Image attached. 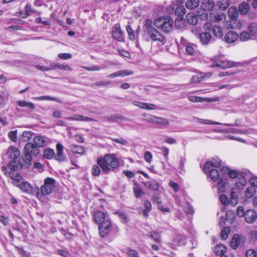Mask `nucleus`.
Wrapping results in <instances>:
<instances>
[{"label": "nucleus", "instance_id": "4d7b16f0", "mask_svg": "<svg viewBox=\"0 0 257 257\" xmlns=\"http://www.w3.org/2000/svg\"><path fill=\"white\" fill-rule=\"evenodd\" d=\"M229 229L228 227H224L220 232V237L222 239H226L229 234Z\"/></svg>", "mask_w": 257, "mask_h": 257}, {"label": "nucleus", "instance_id": "4be33fe9", "mask_svg": "<svg viewBox=\"0 0 257 257\" xmlns=\"http://www.w3.org/2000/svg\"><path fill=\"white\" fill-rule=\"evenodd\" d=\"M250 6L248 3L246 2H242L238 6V11L241 15H246L250 10Z\"/></svg>", "mask_w": 257, "mask_h": 257}, {"label": "nucleus", "instance_id": "79ce46f5", "mask_svg": "<svg viewBox=\"0 0 257 257\" xmlns=\"http://www.w3.org/2000/svg\"><path fill=\"white\" fill-rule=\"evenodd\" d=\"M154 123L163 126H167L169 124V121L166 118L156 116Z\"/></svg>", "mask_w": 257, "mask_h": 257}, {"label": "nucleus", "instance_id": "37998d69", "mask_svg": "<svg viewBox=\"0 0 257 257\" xmlns=\"http://www.w3.org/2000/svg\"><path fill=\"white\" fill-rule=\"evenodd\" d=\"M133 191L135 193V197L137 198H140L145 194V193L139 187L138 183L135 184V186L133 188Z\"/></svg>", "mask_w": 257, "mask_h": 257}, {"label": "nucleus", "instance_id": "4468645a", "mask_svg": "<svg viewBox=\"0 0 257 257\" xmlns=\"http://www.w3.org/2000/svg\"><path fill=\"white\" fill-rule=\"evenodd\" d=\"M56 150L55 159L59 162L65 161L66 160V157L63 152V147L61 144L58 143L56 145Z\"/></svg>", "mask_w": 257, "mask_h": 257}, {"label": "nucleus", "instance_id": "052dcab7", "mask_svg": "<svg viewBox=\"0 0 257 257\" xmlns=\"http://www.w3.org/2000/svg\"><path fill=\"white\" fill-rule=\"evenodd\" d=\"M144 116L145 117L144 119L146 121L154 123L155 118H156V116H154V115H152L150 114H144Z\"/></svg>", "mask_w": 257, "mask_h": 257}, {"label": "nucleus", "instance_id": "2eb2a0df", "mask_svg": "<svg viewBox=\"0 0 257 257\" xmlns=\"http://www.w3.org/2000/svg\"><path fill=\"white\" fill-rule=\"evenodd\" d=\"M32 158L30 156L25 154L22 159L19 162V164L21 168H28L32 164Z\"/></svg>", "mask_w": 257, "mask_h": 257}, {"label": "nucleus", "instance_id": "0eeeda50", "mask_svg": "<svg viewBox=\"0 0 257 257\" xmlns=\"http://www.w3.org/2000/svg\"><path fill=\"white\" fill-rule=\"evenodd\" d=\"M93 217L94 222L98 225L102 224L103 222L110 220L108 214L100 211H95L93 213Z\"/></svg>", "mask_w": 257, "mask_h": 257}, {"label": "nucleus", "instance_id": "bb28decb", "mask_svg": "<svg viewBox=\"0 0 257 257\" xmlns=\"http://www.w3.org/2000/svg\"><path fill=\"white\" fill-rule=\"evenodd\" d=\"M211 35L209 33H202L199 35L200 42L203 45H207L211 39Z\"/></svg>", "mask_w": 257, "mask_h": 257}, {"label": "nucleus", "instance_id": "39448f33", "mask_svg": "<svg viewBox=\"0 0 257 257\" xmlns=\"http://www.w3.org/2000/svg\"><path fill=\"white\" fill-rule=\"evenodd\" d=\"M236 214L239 217H244L245 221L249 224L253 223L257 219V213L253 209H247L244 211L241 206L237 207Z\"/></svg>", "mask_w": 257, "mask_h": 257}, {"label": "nucleus", "instance_id": "6e6d98bb", "mask_svg": "<svg viewBox=\"0 0 257 257\" xmlns=\"http://www.w3.org/2000/svg\"><path fill=\"white\" fill-rule=\"evenodd\" d=\"M185 47V50L187 53L188 54L192 55L195 52V50L194 48V45L192 44H186Z\"/></svg>", "mask_w": 257, "mask_h": 257}, {"label": "nucleus", "instance_id": "473e14b6", "mask_svg": "<svg viewBox=\"0 0 257 257\" xmlns=\"http://www.w3.org/2000/svg\"><path fill=\"white\" fill-rule=\"evenodd\" d=\"M247 183V179L244 176H240L237 178L236 181V187L239 189H242Z\"/></svg>", "mask_w": 257, "mask_h": 257}, {"label": "nucleus", "instance_id": "f8f14e48", "mask_svg": "<svg viewBox=\"0 0 257 257\" xmlns=\"http://www.w3.org/2000/svg\"><path fill=\"white\" fill-rule=\"evenodd\" d=\"M188 99L192 102H203L204 101L206 102H212L217 101L218 100V98L215 97L214 98H207V97H201L198 96H196L194 95H189L188 96Z\"/></svg>", "mask_w": 257, "mask_h": 257}, {"label": "nucleus", "instance_id": "338daca9", "mask_svg": "<svg viewBox=\"0 0 257 257\" xmlns=\"http://www.w3.org/2000/svg\"><path fill=\"white\" fill-rule=\"evenodd\" d=\"M184 211L187 214H192L194 213V209L189 204H187L184 208Z\"/></svg>", "mask_w": 257, "mask_h": 257}, {"label": "nucleus", "instance_id": "f257e3e1", "mask_svg": "<svg viewBox=\"0 0 257 257\" xmlns=\"http://www.w3.org/2000/svg\"><path fill=\"white\" fill-rule=\"evenodd\" d=\"M97 164L100 166L103 172L108 173L118 167V159L114 154H106L103 158L97 159Z\"/></svg>", "mask_w": 257, "mask_h": 257}, {"label": "nucleus", "instance_id": "412c9836", "mask_svg": "<svg viewBox=\"0 0 257 257\" xmlns=\"http://www.w3.org/2000/svg\"><path fill=\"white\" fill-rule=\"evenodd\" d=\"M50 68L51 70L60 69L63 70L71 71V68L68 65L61 64L59 63H56L54 62L51 63L50 64Z\"/></svg>", "mask_w": 257, "mask_h": 257}, {"label": "nucleus", "instance_id": "f03ea898", "mask_svg": "<svg viewBox=\"0 0 257 257\" xmlns=\"http://www.w3.org/2000/svg\"><path fill=\"white\" fill-rule=\"evenodd\" d=\"M203 170L205 173L209 174L212 180L217 181L218 191L219 192H223L224 191V187L226 182V179L219 174L218 170L210 168V164L209 163H205Z\"/></svg>", "mask_w": 257, "mask_h": 257}, {"label": "nucleus", "instance_id": "a18cd8bd", "mask_svg": "<svg viewBox=\"0 0 257 257\" xmlns=\"http://www.w3.org/2000/svg\"><path fill=\"white\" fill-rule=\"evenodd\" d=\"M111 83L110 81H98L92 84V87H106Z\"/></svg>", "mask_w": 257, "mask_h": 257}, {"label": "nucleus", "instance_id": "9b49d317", "mask_svg": "<svg viewBox=\"0 0 257 257\" xmlns=\"http://www.w3.org/2000/svg\"><path fill=\"white\" fill-rule=\"evenodd\" d=\"M157 28L149 32L148 35L153 41H159L162 43V44L165 43V37L159 31Z\"/></svg>", "mask_w": 257, "mask_h": 257}, {"label": "nucleus", "instance_id": "ddd939ff", "mask_svg": "<svg viewBox=\"0 0 257 257\" xmlns=\"http://www.w3.org/2000/svg\"><path fill=\"white\" fill-rule=\"evenodd\" d=\"M112 36L113 38L117 41H122L123 40V33L118 24H116L112 28Z\"/></svg>", "mask_w": 257, "mask_h": 257}, {"label": "nucleus", "instance_id": "69168bd1", "mask_svg": "<svg viewBox=\"0 0 257 257\" xmlns=\"http://www.w3.org/2000/svg\"><path fill=\"white\" fill-rule=\"evenodd\" d=\"M246 257H257L256 251L253 249H249L245 252Z\"/></svg>", "mask_w": 257, "mask_h": 257}, {"label": "nucleus", "instance_id": "1a4fd4ad", "mask_svg": "<svg viewBox=\"0 0 257 257\" xmlns=\"http://www.w3.org/2000/svg\"><path fill=\"white\" fill-rule=\"evenodd\" d=\"M98 225L99 234L102 237L106 236L109 233L112 226L110 220L106 221Z\"/></svg>", "mask_w": 257, "mask_h": 257}, {"label": "nucleus", "instance_id": "aec40b11", "mask_svg": "<svg viewBox=\"0 0 257 257\" xmlns=\"http://www.w3.org/2000/svg\"><path fill=\"white\" fill-rule=\"evenodd\" d=\"M35 145L38 147H43L47 145L48 142L46 138L44 137L37 136L33 139Z\"/></svg>", "mask_w": 257, "mask_h": 257}, {"label": "nucleus", "instance_id": "49530a36", "mask_svg": "<svg viewBox=\"0 0 257 257\" xmlns=\"http://www.w3.org/2000/svg\"><path fill=\"white\" fill-rule=\"evenodd\" d=\"M255 194V189L252 187H248L245 191V196L248 198H252Z\"/></svg>", "mask_w": 257, "mask_h": 257}, {"label": "nucleus", "instance_id": "13d9d810", "mask_svg": "<svg viewBox=\"0 0 257 257\" xmlns=\"http://www.w3.org/2000/svg\"><path fill=\"white\" fill-rule=\"evenodd\" d=\"M82 68L89 71H98L100 70L102 68H103L104 67L101 68L99 65H93L91 67L83 66Z\"/></svg>", "mask_w": 257, "mask_h": 257}, {"label": "nucleus", "instance_id": "7c9ffc66", "mask_svg": "<svg viewBox=\"0 0 257 257\" xmlns=\"http://www.w3.org/2000/svg\"><path fill=\"white\" fill-rule=\"evenodd\" d=\"M25 13L24 16L22 17L23 18H26L28 16H30L32 13H37L38 15H40V13L37 12L35 10L32 8L31 5L28 4L25 8Z\"/></svg>", "mask_w": 257, "mask_h": 257}, {"label": "nucleus", "instance_id": "c85d7f7f", "mask_svg": "<svg viewBox=\"0 0 257 257\" xmlns=\"http://www.w3.org/2000/svg\"><path fill=\"white\" fill-rule=\"evenodd\" d=\"M240 243V238L238 234L234 235L232 237L230 244V246L233 249H236Z\"/></svg>", "mask_w": 257, "mask_h": 257}, {"label": "nucleus", "instance_id": "4c0bfd02", "mask_svg": "<svg viewBox=\"0 0 257 257\" xmlns=\"http://www.w3.org/2000/svg\"><path fill=\"white\" fill-rule=\"evenodd\" d=\"M229 0H219L217 3V6L220 10H225L230 6Z\"/></svg>", "mask_w": 257, "mask_h": 257}, {"label": "nucleus", "instance_id": "864d4df0", "mask_svg": "<svg viewBox=\"0 0 257 257\" xmlns=\"http://www.w3.org/2000/svg\"><path fill=\"white\" fill-rule=\"evenodd\" d=\"M100 167L99 165H94L91 169V173L93 176H98L101 173Z\"/></svg>", "mask_w": 257, "mask_h": 257}, {"label": "nucleus", "instance_id": "de8ad7c7", "mask_svg": "<svg viewBox=\"0 0 257 257\" xmlns=\"http://www.w3.org/2000/svg\"><path fill=\"white\" fill-rule=\"evenodd\" d=\"M212 32L216 37L220 38L222 36L221 29L218 26L215 25L212 27Z\"/></svg>", "mask_w": 257, "mask_h": 257}, {"label": "nucleus", "instance_id": "c756f323", "mask_svg": "<svg viewBox=\"0 0 257 257\" xmlns=\"http://www.w3.org/2000/svg\"><path fill=\"white\" fill-rule=\"evenodd\" d=\"M144 31L148 34L149 32H151L153 30L156 29L152 25V21L149 19H147L145 20L144 25L143 26Z\"/></svg>", "mask_w": 257, "mask_h": 257}, {"label": "nucleus", "instance_id": "680f3d73", "mask_svg": "<svg viewBox=\"0 0 257 257\" xmlns=\"http://www.w3.org/2000/svg\"><path fill=\"white\" fill-rule=\"evenodd\" d=\"M151 237L157 243L161 242V236L159 233L156 232L151 233Z\"/></svg>", "mask_w": 257, "mask_h": 257}, {"label": "nucleus", "instance_id": "a19ab883", "mask_svg": "<svg viewBox=\"0 0 257 257\" xmlns=\"http://www.w3.org/2000/svg\"><path fill=\"white\" fill-rule=\"evenodd\" d=\"M106 118L109 121H111L112 122H119V120H127L126 118L123 117L121 115H120V114L108 116L106 117Z\"/></svg>", "mask_w": 257, "mask_h": 257}, {"label": "nucleus", "instance_id": "20e7f679", "mask_svg": "<svg viewBox=\"0 0 257 257\" xmlns=\"http://www.w3.org/2000/svg\"><path fill=\"white\" fill-rule=\"evenodd\" d=\"M56 185L55 179L52 178L47 177L44 180V184L40 189L38 188L36 196L38 198L42 196L50 194L53 191Z\"/></svg>", "mask_w": 257, "mask_h": 257}, {"label": "nucleus", "instance_id": "bf43d9fd", "mask_svg": "<svg viewBox=\"0 0 257 257\" xmlns=\"http://www.w3.org/2000/svg\"><path fill=\"white\" fill-rule=\"evenodd\" d=\"M22 137L25 142H28L31 139L33 135L31 132L25 131L23 133Z\"/></svg>", "mask_w": 257, "mask_h": 257}, {"label": "nucleus", "instance_id": "5fc2aeb1", "mask_svg": "<svg viewBox=\"0 0 257 257\" xmlns=\"http://www.w3.org/2000/svg\"><path fill=\"white\" fill-rule=\"evenodd\" d=\"M125 252L130 257H140L138 252L131 248H127Z\"/></svg>", "mask_w": 257, "mask_h": 257}, {"label": "nucleus", "instance_id": "3c124183", "mask_svg": "<svg viewBox=\"0 0 257 257\" xmlns=\"http://www.w3.org/2000/svg\"><path fill=\"white\" fill-rule=\"evenodd\" d=\"M140 108L147 110H155L157 108V107L152 103L143 102L142 105L140 106Z\"/></svg>", "mask_w": 257, "mask_h": 257}, {"label": "nucleus", "instance_id": "e2e57ef3", "mask_svg": "<svg viewBox=\"0 0 257 257\" xmlns=\"http://www.w3.org/2000/svg\"><path fill=\"white\" fill-rule=\"evenodd\" d=\"M202 79V77L199 74H195L192 76L191 79V82L192 83H196L200 82Z\"/></svg>", "mask_w": 257, "mask_h": 257}, {"label": "nucleus", "instance_id": "7ed1b4c3", "mask_svg": "<svg viewBox=\"0 0 257 257\" xmlns=\"http://www.w3.org/2000/svg\"><path fill=\"white\" fill-rule=\"evenodd\" d=\"M154 26L159 31L167 33L171 32L174 27V21L169 16L161 17L155 19Z\"/></svg>", "mask_w": 257, "mask_h": 257}, {"label": "nucleus", "instance_id": "c03bdc74", "mask_svg": "<svg viewBox=\"0 0 257 257\" xmlns=\"http://www.w3.org/2000/svg\"><path fill=\"white\" fill-rule=\"evenodd\" d=\"M239 39L241 41H246L252 38L249 32L243 31L239 35Z\"/></svg>", "mask_w": 257, "mask_h": 257}, {"label": "nucleus", "instance_id": "b1692460", "mask_svg": "<svg viewBox=\"0 0 257 257\" xmlns=\"http://www.w3.org/2000/svg\"><path fill=\"white\" fill-rule=\"evenodd\" d=\"M226 251V248L225 245L223 244H218L214 249V252L216 255L221 256L222 255H225L224 253Z\"/></svg>", "mask_w": 257, "mask_h": 257}, {"label": "nucleus", "instance_id": "a878e982", "mask_svg": "<svg viewBox=\"0 0 257 257\" xmlns=\"http://www.w3.org/2000/svg\"><path fill=\"white\" fill-rule=\"evenodd\" d=\"M199 4V0H187L185 2V7L189 10H193L197 8Z\"/></svg>", "mask_w": 257, "mask_h": 257}, {"label": "nucleus", "instance_id": "6ab92c4d", "mask_svg": "<svg viewBox=\"0 0 257 257\" xmlns=\"http://www.w3.org/2000/svg\"><path fill=\"white\" fill-rule=\"evenodd\" d=\"M66 118L69 120H77L82 121H96V120L92 118L80 115H74L73 116L67 117Z\"/></svg>", "mask_w": 257, "mask_h": 257}, {"label": "nucleus", "instance_id": "0e129e2a", "mask_svg": "<svg viewBox=\"0 0 257 257\" xmlns=\"http://www.w3.org/2000/svg\"><path fill=\"white\" fill-rule=\"evenodd\" d=\"M126 29L128 35V37L130 40H134L135 39V35L134 31L130 26H126Z\"/></svg>", "mask_w": 257, "mask_h": 257}, {"label": "nucleus", "instance_id": "a211bd4d", "mask_svg": "<svg viewBox=\"0 0 257 257\" xmlns=\"http://www.w3.org/2000/svg\"><path fill=\"white\" fill-rule=\"evenodd\" d=\"M238 38V34L233 31L228 32L224 36V40L227 43H232Z\"/></svg>", "mask_w": 257, "mask_h": 257}, {"label": "nucleus", "instance_id": "393cba45", "mask_svg": "<svg viewBox=\"0 0 257 257\" xmlns=\"http://www.w3.org/2000/svg\"><path fill=\"white\" fill-rule=\"evenodd\" d=\"M210 17L213 22H218L225 18V15L223 13H210Z\"/></svg>", "mask_w": 257, "mask_h": 257}, {"label": "nucleus", "instance_id": "e433bc0d", "mask_svg": "<svg viewBox=\"0 0 257 257\" xmlns=\"http://www.w3.org/2000/svg\"><path fill=\"white\" fill-rule=\"evenodd\" d=\"M248 30L252 37H257V23H250L248 26Z\"/></svg>", "mask_w": 257, "mask_h": 257}, {"label": "nucleus", "instance_id": "9d476101", "mask_svg": "<svg viewBox=\"0 0 257 257\" xmlns=\"http://www.w3.org/2000/svg\"><path fill=\"white\" fill-rule=\"evenodd\" d=\"M239 65L240 63L238 62H234L231 61L224 60L219 61L214 64H213L212 66L220 67L222 69H226L236 67Z\"/></svg>", "mask_w": 257, "mask_h": 257}, {"label": "nucleus", "instance_id": "423d86ee", "mask_svg": "<svg viewBox=\"0 0 257 257\" xmlns=\"http://www.w3.org/2000/svg\"><path fill=\"white\" fill-rule=\"evenodd\" d=\"M15 162H11L8 165V168L11 170L9 171L8 176L13 180L12 183L16 186H18L22 181V177L16 171L14 167Z\"/></svg>", "mask_w": 257, "mask_h": 257}, {"label": "nucleus", "instance_id": "774afa93", "mask_svg": "<svg viewBox=\"0 0 257 257\" xmlns=\"http://www.w3.org/2000/svg\"><path fill=\"white\" fill-rule=\"evenodd\" d=\"M58 254L63 257H69L70 256V252L65 249H58L57 251Z\"/></svg>", "mask_w": 257, "mask_h": 257}, {"label": "nucleus", "instance_id": "ea45409f", "mask_svg": "<svg viewBox=\"0 0 257 257\" xmlns=\"http://www.w3.org/2000/svg\"><path fill=\"white\" fill-rule=\"evenodd\" d=\"M17 104L21 107H26L31 109H34L35 107L34 103L25 100H19L17 101Z\"/></svg>", "mask_w": 257, "mask_h": 257}, {"label": "nucleus", "instance_id": "dca6fc26", "mask_svg": "<svg viewBox=\"0 0 257 257\" xmlns=\"http://www.w3.org/2000/svg\"><path fill=\"white\" fill-rule=\"evenodd\" d=\"M7 155L13 160L18 159L20 156V151L15 147H11L8 149Z\"/></svg>", "mask_w": 257, "mask_h": 257}, {"label": "nucleus", "instance_id": "8fccbe9b", "mask_svg": "<svg viewBox=\"0 0 257 257\" xmlns=\"http://www.w3.org/2000/svg\"><path fill=\"white\" fill-rule=\"evenodd\" d=\"M186 13L185 8L183 6H178L176 10L175 13L178 16H182Z\"/></svg>", "mask_w": 257, "mask_h": 257}, {"label": "nucleus", "instance_id": "6e6552de", "mask_svg": "<svg viewBox=\"0 0 257 257\" xmlns=\"http://www.w3.org/2000/svg\"><path fill=\"white\" fill-rule=\"evenodd\" d=\"M25 154L27 155L32 156H36L40 153L39 148L31 143H27L24 147Z\"/></svg>", "mask_w": 257, "mask_h": 257}, {"label": "nucleus", "instance_id": "09e8293b", "mask_svg": "<svg viewBox=\"0 0 257 257\" xmlns=\"http://www.w3.org/2000/svg\"><path fill=\"white\" fill-rule=\"evenodd\" d=\"M54 156V151L51 149H46L43 151V156L44 158L50 159Z\"/></svg>", "mask_w": 257, "mask_h": 257}, {"label": "nucleus", "instance_id": "cd10ccee", "mask_svg": "<svg viewBox=\"0 0 257 257\" xmlns=\"http://www.w3.org/2000/svg\"><path fill=\"white\" fill-rule=\"evenodd\" d=\"M144 206L145 209L143 210L142 214L145 218H147L149 213L152 209V204L149 201L145 200L144 202Z\"/></svg>", "mask_w": 257, "mask_h": 257}, {"label": "nucleus", "instance_id": "72a5a7b5", "mask_svg": "<svg viewBox=\"0 0 257 257\" xmlns=\"http://www.w3.org/2000/svg\"><path fill=\"white\" fill-rule=\"evenodd\" d=\"M144 185L147 188L153 190H157L159 187V184L155 181L145 182L143 183Z\"/></svg>", "mask_w": 257, "mask_h": 257}, {"label": "nucleus", "instance_id": "c9c22d12", "mask_svg": "<svg viewBox=\"0 0 257 257\" xmlns=\"http://www.w3.org/2000/svg\"><path fill=\"white\" fill-rule=\"evenodd\" d=\"M22 191L26 192H30L32 190V187L31 185L27 182L23 181L18 186Z\"/></svg>", "mask_w": 257, "mask_h": 257}, {"label": "nucleus", "instance_id": "58836bf2", "mask_svg": "<svg viewBox=\"0 0 257 257\" xmlns=\"http://www.w3.org/2000/svg\"><path fill=\"white\" fill-rule=\"evenodd\" d=\"M35 100H51V101H55L59 103H62V101L60 99L56 98L50 96H42L39 97H34L33 98Z\"/></svg>", "mask_w": 257, "mask_h": 257}, {"label": "nucleus", "instance_id": "5701e85b", "mask_svg": "<svg viewBox=\"0 0 257 257\" xmlns=\"http://www.w3.org/2000/svg\"><path fill=\"white\" fill-rule=\"evenodd\" d=\"M187 22L191 25L195 26L198 23V17L193 13H189L186 16Z\"/></svg>", "mask_w": 257, "mask_h": 257}, {"label": "nucleus", "instance_id": "603ef678", "mask_svg": "<svg viewBox=\"0 0 257 257\" xmlns=\"http://www.w3.org/2000/svg\"><path fill=\"white\" fill-rule=\"evenodd\" d=\"M210 164V168L214 167H218L221 166V162L219 158H213L210 162H207Z\"/></svg>", "mask_w": 257, "mask_h": 257}, {"label": "nucleus", "instance_id": "2f4dec72", "mask_svg": "<svg viewBox=\"0 0 257 257\" xmlns=\"http://www.w3.org/2000/svg\"><path fill=\"white\" fill-rule=\"evenodd\" d=\"M238 10L235 7H231L228 10V16L232 20H236L238 17Z\"/></svg>", "mask_w": 257, "mask_h": 257}, {"label": "nucleus", "instance_id": "f3484780", "mask_svg": "<svg viewBox=\"0 0 257 257\" xmlns=\"http://www.w3.org/2000/svg\"><path fill=\"white\" fill-rule=\"evenodd\" d=\"M215 7V3L212 0H204L201 4V8L205 11H211Z\"/></svg>", "mask_w": 257, "mask_h": 257}, {"label": "nucleus", "instance_id": "f704fd0d", "mask_svg": "<svg viewBox=\"0 0 257 257\" xmlns=\"http://www.w3.org/2000/svg\"><path fill=\"white\" fill-rule=\"evenodd\" d=\"M71 150L75 154L83 155L85 152L84 149L79 145H71L70 146Z\"/></svg>", "mask_w": 257, "mask_h": 257}]
</instances>
